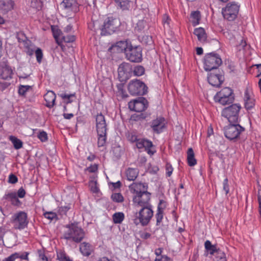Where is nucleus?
Segmentation results:
<instances>
[{
  "instance_id": "obj_58",
  "label": "nucleus",
  "mask_w": 261,
  "mask_h": 261,
  "mask_svg": "<svg viewBox=\"0 0 261 261\" xmlns=\"http://www.w3.org/2000/svg\"><path fill=\"white\" fill-rule=\"evenodd\" d=\"M71 0H64L62 3L63 7H64L66 8H70L72 5V3L71 2Z\"/></svg>"
},
{
  "instance_id": "obj_4",
  "label": "nucleus",
  "mask_w": 261,
  "mask_h": 261,
  "mask_svg": "<svg viewBox=\"0 0 261 261\" xmlns=\"http://www.w3.org/2000/svg\"><path fill=\"white\" fill-rule=\"evenodd\" d=\"M139 208L138 212L135 213L132 221L137 226L139 224H141L142 226H147L153 215L152 206L149 205Z\"/></svg>"
},
{
  "instance_id": "obj_46",
  "label": "nucleus",
  "mask_w": 261,
  "mask_h": 261,
  "mask_svg": "<svg viewBox=\"0 0 261 261\" xmlns=\"http://www.w3.org/2000/svg\"><path fill=\"white\" fill-rule=\"evenodd\" d=\"M75 40V37L74 35H67L62 37V40L60 41L70 43L73 42Z\"/></svg>"
},
{
  "instance_id": "obj_29",
  "label": "nucleus",
  "mask_w": 261,
  "mask_h": 261,
  "mask_svg": "<svg viewBox=\"0 0 261 261\" xmlns=\"http://www.w3.org/2000/svg\"><path fill=\"white\" fill-rule=\"evenodd\" d=\"M187 162L189 166H194L197 164V161L195 158V154L192 148L188 149L187 151Z\"/></svg>"
},
{
  "instance_id": "obj_41",
  "label": "nucleus",
  "mask_w": 261,
  "mask_h": 261,
  "mask_svg": "<svg viewBox=\"0 0 261 261\" xmlns=\"http://www.w3.org/2000/svg\"><path fill=\"white\" fill-rule=\"evenodd\" d=\"M30 6L31 8L39 11L42 8V3L40 0H32Z\"/></svg>"
},
{
  "instance_id": "obj_38",
  "label": "nucleus",
  "mask_w": 261,
  "mask_h": 261,
  "mask_svg": "<svg viewBox=\"0 0 261 261\" xmlns=\"http://www.w3.org/2000/svg\"><path fill=\"white\" fill-rule=\"evenodd\" d=\"M44 217L51 221L53 220H57L58 219V214L53 212H45L43 213Z\"/></svg>"
},
{
  "instance_id": "obj_47",
  "label": "nucleus",
  "mask_w": 261,
  "mask_h": 261,
  "mask_svg": "<svg viewBox=\"0 0 261 261\" xmlns=\"http://www.w3.org/2000/svg\"><path fill=\"white\" fill-rule=\"evenodd\" d=\"M127 140L132 143H137L139 139L137 138V136L134 133H129L127 135Z\"/></svg>"
},
{
  "instance_id": "obj_21",
  "label": "nucleus",
  "mask_w": 261,
  "mask_h": 261,
  "mask_svg": "<svg viewBox=\"0 0 261 261\" xmlns=\"http://www.w3.org/2000/svg\"><path fill=\"white\" fill-rule=\"evenodd\" d=\"M4 198L10 201L11 204L14 206H19L22 204L21 201L18 199L16 192H11L6 194Z\"/></svg>"
},
{
  "instance_id": "obj_51",
  "label": "nucleus",
  "mask_w": 261,
  "mask_h": 261,
  "mask_svg": "<svg viewBox=\"0 0 261 261\" xmlns=\"http://www.w3.org/2000/svg\"><path fill=\"white\" fill-rule=\"evenodd\" d=\"M171 19L169 15L167 14H165L163 16L162 22L164 25H167L168 27H169L170 22Z\"/></svg>"
},
{
  "instance_id": "obj_61",
  "label": "nucleus",
  "mask_w": 261,
  "mask_h": 261,
  "mask_svg": "<svg viewBox=\"0 0 261 261\" xmlns=\"http://www.w3.org/2000/svg\"><path fill=\"white\" fill-rule=\"evenodd\" d=\"M151 237V234L149 232H145L141 234V237L143 239H147Z\"/></svg>"
},
{
  "instance_id": "obj_39",
  "label": "nucleus",
  "mask_w": 261,
  "mask_h": 261,
  "mask_svg": "<svg viewBox=\"0 0 261 261\" xmlns=\"http://www.w3.org/2000/svg\"><path fill=\"white\" fill-rule=\"evenodd\" d=\"M32 89V86L20 85L18 88V94L20 95L24 96L26 93Z\"/></svg>"
},
{
  "instance_id": "obj_10",
  "label": "nucleus",
  "mask_w": 261,
  "mask_h": 261,
  "mask_svg": "<svg viewBox=\"0 0 261 261\" xmlns=\"http://www.w3.org/2000/svg\"><path fill=\"white\" fill-rule=\"evenodd\" d=\"M11 222L15 229H23L28 226L29 224L28 215L23 211L18 212L13 215Z\"/></svg>"
},
{
  "instance_id": "obj_54",
  "label": "nucleus",
  "mask_w": 261,
  "mask_h": 261,
  "mask_svg": "<svg viewBox=\"0 0 261 261\" xmlns=\"http://www.w3.org/2000/svg\"><path fill=\"white\" fill-rule=\"evenodd\" d=\"M18 178L16 175L11 174L9 176V182L11 184H15L17 182Z\"/></svg>"
},
{
  "instance_id": "obj_7",
  "label": "nucleus",
  "mask_w": 261,
  "mask_h": 261,
  "mask_svg": "<svg viewBox=\"0 0 261 261\" xmlns=\"http://www.w3.org/2000/svg\"><path fill=\"white\" fill-rule=\"evenodd\" d=\"M241 107L239 104H233L223 109L221 115L226 118L230 123L238 122L239 114Z\"/></svg>"
},
{
  "instance_id": "obj_9",
  "label": "nucleus",
  "mask_w": 261,
  "mask_h": 261,
  "mask_svg": "<svg viewBox=\"0 0 261 261\" xmlns=\"http://www.w3.org/2000/svg\"><path fill=\"white\" fill-rule=\"evenodd\" d=\"M240 6L236 2H230L222 8V14L224 19L228 21H233L239 13Z\"/></svg>"
},
{
  "instance_id": "obj_3",
  "label": "nucleus",
  "mask_w": 261,
  "mask_h": 261,
  "mask_svg": "<svg viewBox=\"0 0 261 261\" xmlns=\"http://www.w3.org/2000/svg\"><path fill=\"white\" fill-rule=\"evenodd\" d=\"M95 126L98 136V147H103L106 144L108 128L105 117L101 113L95 116Z\"/></svg>"
},
{
  "instance_id": "obj_14",
  "label": "nucleus",
  "mask_w": 261,
  "mask_h": 261,
  "mask_svg": "<svg viewBox=\"0 0 261 261\" xmlns=\"http://www.w3.org/2000/svg\"><path fill=\"white\" fill-rule=\"evenodd\" d=\"M243 101L244 107L248 111H251L254 109L256 100L251 89L246 88L243 95Z\"/></svg>"
},
{
  "instance_id": "obj_30",
  "label": "nucleus",
  "mask_w": 261,
  "mask_h": 261,
  "mask_svg": "<svg viewBox=\"0 0 261 261\" xmlns=\"http://www.w3.org/2000/svg\"><path fill=\"white\" fill-rule=\"evenodd\" d=\"M194 34L197 36L198 40L200 42H204L206 39L205 30L202 28H196L194 31Z\"/></svg>"
},
{
  "instance_id": "obj_5",
  "label": "nucleus",
  "mask_w": 261,
  "mask_h": 261,
  "mask_svg": "<svg viewBox=\"0 0 261 261\" xmlns=\"http://www.w3.org/2000/svg\"><path fill=\"white\" fill-rule=\"evenodd\" d=\"M121 25L120 20L116 17L109 16L103 21L101 27V35L106 36L115 32Z\"/></svg>"
},
{
  "instance_id": "obj_22",
  "label": "nucleus",
  "mask_w": 261,
  "mask_h": 261,
  "mask_svg": "<svg viewBox=\"0 0 261 261\" xmlns=\"http://www.w3.org/2000/svg\"><path fill=\"white\" fill-rule=\"evenodd\" d=\"M56 96L53 91H48L44 95V98L46 102V106L48 108H51L55 105Z\"/></svg>"
},
{
  "instance_id": "obj_26",
  "label": "nucleus",
  "mask_w": 261,
  "mask_h": 261,
  "mask_svg": "<svg viewBox=\"0 0 261 261\" xmlns=\"http://www.w3.org/2000/svg\"><path fill=\"white\" fill-rule=\"evenodd\" d=\"M14 3L12 0L5 1L0 0V10L7 12L12 10L14 8Z\"/></svg>"
},
{
  "instance_id": "obj_2",
  "label": "nucleus",
  "mask_w": 261,
  "mask_h": 261,
  "mask_svg": "<svg viewBox=\"0 0 261 261\" xmlns=\"http://www.w3.org/2000/svg\"><path fill=\"white\" fill-rule=\"evenodd\" d=\"M63 233L64 239L75 243L81 242L84 238L85 233L83 229L79 226L77 223H72L66 226Z\"/></svg>"
},
{
  "instance_id": "obj_1",
  "label": "nucleus",
  "mask_w": 261,
  "mask_h": 261,
  "mask_svg": "<svg viewBox=\"0 0 261 261\" xmlns=\"http://www.w3.org/2000/svg\"><path fill=\"white\" fill-rule=\"evenodd\" d=\"M148 184L144 182H133L129 190L133 195V203L136 208L152 205L150 203L151 194L148 192Z\"/></svg>"
},
{
  "instance_id": "obj_48",
  "label": "nucleus",
  "mask_w": 261,
  "mask_h": 261,
  "mask_svg": "<svg viewBox=\"0 0 261 261\" xmlns=\"http://www.w3.org/2000/svg\"><path fill=\"white\" fill-rule=\"evenodd\" d=\"M75 96L74 94H66V93H62L60 94V97L64 100H66L67 103H71L72 100H70V98L74 97Z\"/></svg>"
},
{
  "instance_id": "obj_55",
  "label": "nucleus",
  "mask_w": 261,
  "mask_h": 261,
  "mask_svg": "<svg viewBox=\"0 0 261 261\" xmlns=\"http://www.w3.org/2000/svg\"><path fill=\"white\" fill-rule=\"evenodd\" d=\"M145 23V22L143 20L139 21L137 23L136 29H138V31H141L144 28Z\"/></svg>"
},
{
  "instance_id": "obj_52",
  "label": "nucleus",
  "mask_w": 261,
  "mask_h": 261,
  "mask_svg": "<svg viewBox=\"0 0 261 261\" xmlns=\"http://www.w3.org/2000/svg\"><path fill=\"white\" fill-rule=\"evenodd\" d=\"M86 170L90 173H95L98 170V165L96 164L91 165L86 169Z\"/></svg>"
},
{
  "instance_id": "obj_31",
  "label": "nucleus",
  "mask_w": 261,
  "mask_h": 261,
  "mask_svg": "<svg viewBox=\"0 0 261 261\" xmlns=\"http://www.w3.org/2000/svg\"><path fill=\"white\" fill-rule=\"evenodd\" d=\"M71 204L70 203L66 204L65 205H61L58 207L57 214L60 216L61 218H63L64 216L66 217L67 212L71 208Z\"/></svg>"
},
{
  "instance_id": "obj_50",
  "label": "nucleus",
  "mask_w": 261,
  "mask_h": 261,
  "mask_svg": "<svg viewBox=\"0 0 261 261\" xmlns=\"http://www.w3.org/2000/svg\"><path fill=\"white\" fill-rule=\"evenodd\" d=\"M223 189L225 192L226 195H227L229 191V187L228 185V180L227 178H226L224 179L223 182Z\"/></svg>"
},
{
  "instance_id": "obj_56",
  "label": "nucleus",
  "mask_w": 261,
  "mask_h": 261,
  "mask_svg": "<svg viewBox=\"0 0 261 261\" xmlns=\"http://www.w3.org/2000/svg\"><path fill=\"white\" fill-rule=\"evenodd\" d=\"M154 261H171V259L166 255H161L159 257H156Z\"/></svg>"
},
{
  "instance_id": "obj_62",
  "label": "nucleus",
  "mask_w": 261,
  "mask_h": 261,
  "mask_svg": "<svg viewBox=\"0 0 261 261\" xmlns=\"http://www.w3.org/2000/svg\"><path fill=\"white\" fill-rule=\"evenodd\" d=\"M63 116L66 119H70L74 116V115L72 113H64Z\"/></svg>"
},
{
  "instance_id": "obj_49",
  "label": "nucleus",
  "mask_w": 261,
  "mask_h": 261,
  "mask_svg": "<svg viewBox=\"0 0 261 261\" xmlns=\"http://www.w3.org/2000/svg\"><path fill=\"white\" fill-rule=\"evenodd\" d=\"M165 169L166 176L170 177L172 175L173 171V168L172 165L170 163H167L165 166Z\"/></svg>"
},
{
  "instance_id": "obj_63",
  "label": "nucleus",
  "mask_w": 261,
  "mask_h": 261,
  "mask_svg": "<svg viewBox=\"0 0 261 261\" xmlns=\"http://www.w3.org/2000/svg\"><path fill=\"white\" fill-rule=\"evenodd\" d=\"M28 255L29 253L24 252V253L21 255L20 256L18 255V257H20L21 259L28 260Z\"/></svg>"
},
{
  "instance_id": "obj_64",
  "label": "nucleus",
  "mask_w": 261,
  "mask_h": 261,
  "mask_svg": "<svg viewBox=\"0 0 261 261\" xmlns=\"http://www.w3.org/2000/svg\"><path fill=\"white\" fill-rule=\"evenodd\" d=\"M39 258L41 261H48L47 258L43 253H41L39 254Z\"/></svg>"
},
{
  "instance_id": "obj_23",
  "label": "nucleus",
  "mask_w": 261,
  "mask_h": 261,
  "mask_svg": "<svg viewBox=\"0 0 261 261\" xmlns=\"http://www.w3.org/2000/svg\"><path fill=\"white\" fill-rule=\"evenodd\" d=\"M164 201L163 200H161L158 205L157 213L155 215V218L156 219V225H159L163 219L164 210L165 208V205H164Z\"/></svg>"
},
{
  "instance_id": "obj_33",
  "label": "nucleus",
  "mask_w": 261,
  "mask_h": 261,
  "mask_svg": "<svg viewBox=\"0 0 261 261\" xmlns=\"http://www.w3.org/2000/svg\"><path fill=\"white\" fill-rule=\"evenodd\" d=\"M51 30L53 32V36L56 40L57 43L61 47L62 49H63V45L62 44V41H60L59 37L61 34V31L58 28L56 27L52 26Z\"/></svg>"
},
{
  "instance_id": "obj_59",
  "label": "nucleus",
  "mask_w": 261,
  "mask_h": 261,
  "mask_svg": "<svg viewBox=\"0 0 261 261\" xmlns=\"http://www.w3.org/2000/svg\"><path fill=\"white\" fill-rule=\"evenodd\" d=\"M18 258V254L17 253H14L10 255L7 259V261H14V260Z\"/></svg>"
},
{
  "instance_id": "obj_45",
  "label": "nucleus",
  "mask_w": 261,
  "mask_h": 261,
  "mask_svg": "<svg viewBox=\"0 0 261 261\" xmlns=\"http://www.w3.org/2000/svg\"><path fill=\"white\" fill-rule=\"evenodd\" d=\"M35 53L37 61L39 63H40L42 61L43 56L42 49L40 48H37V49L35 50Z\"/></svg>"
},
{
  "instance_id": "obj_19",
  "label": "nucleus",
  "mask_w": 261,
  "mask_h": 261,
  "mask_svg": "<svg viewBox=\"0 0 261 261\" xmlns=\"http://www.w3.org/2000/svg\"><path fill=\"white\" fill-rule=\"evenodd\" d=\"M131 43L126 41H119L117 42L115 44L112 45L110 49L113 50L114 51L117 53L124 52L126 54V50L128 48L129 45H131Z\"/></svg>"
},
{
  "instance_id": "obj_13",
  "label": "nucleus",
  "mask_w": 261,
  "mask_h": 261,
  "mask_svg": "<svg viewBox=\"0 0 261 261\" xmlns=\"http://www.w3.org/2000/svg\"><path fill=\"white\" fill-rule=\"evenodd\" d=\"M244 129L238 124L230 123L224 128L225 136L229 140L237 139Z\"/></svg>"
},
{
  "instance_id": "obj_25",
  "label": "nucleus",
  "mask_w": 261,
  "mask_h": 261,
  "mask_svg": "<svg viewBox=\"0 0 261 261\" xmlns=\"http://www.w3.org/2000/svg\"><path fill=\"white\" fill-rule=\"evenodd\" d=\"M204 247L206 251L211 255H215L216 254L218 253V251L221 250L218 248L217 245H212L209 240H206L205 242Z\"/></svg>"
},
{
  "instance_id": "obj_24",
  "label": "nucleus",
  "mask_w": 261,
  "mask_h": 261,
  "mask_svg": "<svg viewBox=\"0 0 261 261\" xmlns=\"http://www.w3.org/2000/svg\"><path fill=\"white\" fill-rule=\"evenodd\" d=\"M80 250L83 255L88 256L93 251V248L90 243L84 242L81 244Z\"/></svg>"
},
{
  "instance_id": "obj_43",
  "label": "nucleus",
  "mask_w": 261,
  "mask_h": 261,
  "mask_svg": "<svg viewBox=\"0 0 261 261\" xmlns=\"http://www.w3.org/2000/svg\"><path fill=\"white\" fill-rule=\"evenodd\" d=\"M112 200L117 202H121L123 201V197L120 193H114L111 196Z\"/></svg>"
},
{
  "instance_id": "obj_8",
  "label": "nucleus",
  "mask_w": 261,
  "mask_h": 261,
  "mask_svg": "<svg viewBox=\"0 0 261 261\" xmlns=\"http://www.w3.org/2000/svg\"><path fill=\"white\" fill-rule=\"evenodd\" d=\"M222 63L220 56L214 53L207 54L204 58V69L206 71H211L217 69Z\"/></svg>"
},
{
  "instance_id": "obj_32",
  "label": "nucleus",
  "mask_w": 261,
  "mask_h": 261,
  "mask_svg": "<svg viewBox=\"0 0 261 261\" xmlns=\"http://www.w3.org/2000/svg\"><path fill=\"white\" fill-rule=\"evenodd\" d=\"M191 21L193 26L199 24L201 19V14L199 11H192L190 15Z\"/></svg>"
},
{
  "instance_id": "obj_15",
  "label": "nucleus",
  "mask_w": 261,
  "mask_h": 261,
  "mask_svg": "<svg viewBox=\"0 0 261 261\" xmlns=\"http://www.w3.org/2000/svg\"><path fill=\"white\" fill-rule=\"evenodd\" d=\"M128 108L132 111L142 112L147 108V101L144 97H138V98L130 101L128 102Z\"/></svg>"
},
{
  "instance_id": "obj_11",
  "label": "nucleus",
  "mask_w": 261,
  "mask_h": 261,
  "mask_svg": "<svg viewBox=\"0 0 261 261\" xmlns=\"http://www.w3.org/2000/svg\"><path fill=\"white\" fill-rule=\"evenodd\" d=\"M128 90L132 95H144L147 92V87L143 82L136 79L129 82Z\"/></svg>"
},
{
  "instance_id": "obj_37",
  "label": "nucleus",
  "mask_w": 261,
  "mask_h": 261,
  "mask_svg": "<svg viewBox=\"0 0 261 261\" xmlns=\"http://www.w3.org/2000/svg\"><path fill=\"white\" fill-rule=\"evenodd\" d=\"M133 72L134 75L140 76L144 74L145 69L141 65H137L134 68Z\"/></svg>"
},
{
  "instance_id": "obj_42",
  "label": "nucleus",
  "mask_w": 261,
  "mask_h": 261,
  "mask_svg": "<svg viewBox=\"0 0 261 261\" xmlns=\"http://www.w3.org/2000/svg\"><path fill=\"white\" fill-rule=\"evenodd\" d=\"M215 261H227L225 253L222 250L216 254Z\"/></svg>"
},
{
  "instance_id": "obj_28",
  "label": "nucleus",
  "mask_w": 261,
  "mask_h": 261,
  "mask_svg": "<svg viewBox=\"0 0 261 261\" xmlns=\"http://www.w3.org/2000/svg\"><path fill=\"white\" fill-rule=\"evenodd\" d=\"M139 171L136 168H129L125 171L127 179L129 181H134L137 177Z\"/></svg>"
},
{
  "instance_id": "obj_35",
  "label": "nucleus",
  "mask_w": 261,
  "mask_h": 261,
  "mask_svg": "<svg viewBox=\"0 0 261 261\" xmlns=\"http://www.w3.org/2000/svg\"><path fill=\"white\" fill-rule=\"evenodd\" d=\"M9 139L13 143L15 149H19L22 147V142L20 139L13 136H11Z\"/></svg>"
},
{
  "instance_id": "obj_60",
  "label": "nucleus",
  "mask_w": 261,
  "mask_h": 261,
  "mask_svg": "<svg viewBox=\"0 0 261 261\" xmlns=\"http://www.w3.org/2000/svg\"><path fill=\"white\" fill-rule=\"evenodd\" d=\"M114 189H119L121 186V183L120 181H118L116 182L111 183Z\"/></svg>"
},
{
  "instance_id": "obj_36",
  "label": "nucleus",
  "mask_w": 261,
  "mask_h": 261,
  "mask_svg": "<svg viewBox=\"0 0 261 261\" xmlns=\"http://www.w3.org/2000/svg\"><path fill=\"white\" fill-rule=\"evenodd\" d=\"M57 259L59 261H72L70 257L66 255L64 251L60 250L57 251Z\"/></svg>"
},
{
  "instance_id": "obj_16",
  "label": "nucleus",
  "mask_w": 261,
  "mask_h": 261,
  "mask_svg": "<svg viewBox=\"0 0 261 261\" xmlns=\"http://www.w3.org/2000/svg\"><path fill=\"white\" fill-rule=\"evenodd\" d=\"M132 72L130 64L126 62L121 63L118 68V77L120 81H123L128 79Z\"/></svg>"
},
{
  "instance_id": "obj_34",
  "label": "nucleus",
  "mask_w": 261,
  "mask_h": 261,
  "mask_svg": "<svg viewBox=\"0 0 261 261\" xmlns=\"http://www.w3.org/2000/svg\"><path fill=\"white\" fill-rule=\"evenodd\" d=\"M112 218L115 224H120L124 219V214L122 212H117L113 215Z\"/></svg>"
},
{
  "instance_id": "obj_53",
  "label": "nucleus",
  "mask_w": 261,
  "mask_h": 261,
  "mask_svg": "<svg viewBox=\"0 0 261 261\" xmlns=\"http://www.w3.org/2000/svg\"><path fill=\"white\" fill-rule=\"evenodd\" d=\"M17 194V196L20 198H23L25 195V190L21 187L18 190Z\"/></svg>"
},
{
  "instance_id": "obj_44",
  "label": "nucleus",
  "mask_w": 261,
  "mask_h": 261,
  "mask_svg": "<svg viewBox=\"0 0 261 261\" xmlns=\"http://www.w3.org/2000/svg\"><path fill=\"white\" fill-rule=\"evenodd\" d=\"M37 137L42 142H46L48 140L47 134L44 130L40 132L37 135Z\"/></svg>"
},
{
  "instance_id": "obj_57",
  "label": "nucleus",
  "mask_w": 261,
  "mask_h": 261,
  "mask_svg": "<svg viewBox=\"0 0 261 261\" xmlns=\"http://www.w3.org/2000/svg\"><path fill=\"white\" fill-rule=\"evenodd\" d=\"M257 200L258 202V212L261 213V190L258 191Z\"/></svg>"
},
{
  "instance_id": "obj_6",
  "label": "nucleus",
  "mask_w": 261,
  "mask_h": 261,
  "mask_svg": "<svg viewBox=\"0 0 261 261\" xmlns=\"http://www.w3.org/2000/svg\"><path fill=\"white\" fill-rule=\"evenodd\" d=\"M234 99L233 91L228 87L222 89L214 96V100L216 102L224 106L232 103Z\"/></svg>"
},
{
  "instance_id": "obj_17",
  "label": "nucleus",
  "mask_w": 261,
  "mask_h": 261,
  "mask_svg": "<svg viewBox=\"0 0 261 261\" xmlns=\"http://www.w3.org/2000/svg\"><path fill=\"white\" fill-rule=\"evenodd\" d=\"M167 122L163 117H159L153 119L150 123V127L153 132L156 134H160L166 127Z\"/></svg>"
},
{
  "instance_id": "obj_12",
  "label": "nucleus",
  "mask_w": 261,
  "mask_h": 261,
  "mask_svg": "<svg viewBox=\"0 0 261 261\" xmlns=\"http://www.w3.org/2000/svg\"><path fill=\"white\" fill-rule=\"evenodd\" d=\"M126 59L131 62L140 63L142 61V50L140 46L129 45L126 50Z\"/></svg>"
},
{
  "instance_id": "obj_18",
  "label": "nucleus",
  "mask_w": 261,
  "mask_h": 261,
  "mask_svg": "<svg viewBox=\"0 0 261 261\" xmlns=\"http://www.w3.org/2000/svg\"><path fill=\"white\" fill-rule=\"evenodd\" d=\"M136 146L138 149L144 148L149 154L152 155L154 153V151L150 149L153 146L152 142L147 139H139L136 143Z\"/></svg>"
},
{
  "instance_id": "obj_40",
  "label": "nucleus",
  "mask_w": 261,
  "mask_h": 261,
  "mask_svg": "<svg viewBox=\"0 0 261 261\" xmlns=\"http://www.w3.org/2000/svg\"><path fill=\"white\" fill-rule=\"evenodd\" d=\"M118 6L123 10L128 9L129 0H114Z\"/></svg>"
},
{
  "instance_id": "obj_20",
  "label": "nucleus",
  "mask_w": 261,
  "mask_h": 261,
  "mask_svg": "<svg viewBox=\"0 0 261 261\" xmlns=\"http://www.w3.org/2000/svg\"><path fill=\"white\" fill-rule=\"evenodd\" d=\"M224 80V77L220 74L210 73L208 74L207 81L213 86H220Z\"/></svg>"
},
{
  "instance_id": "obj_27",
  "label": "nucleus",
  "mask_w": 261,
  "mask_h": 261,
  "mask_svg": "<svg viewBox=\"0 0 261 261\" xmlns=\"http://www.w3.org/2000/svg\"><path fill=\"white\" fill-rule=\"evenodd\" d=\"M13 71L11 68L8 66H5L1 69L0 75L4 80H9L12 78Z\"/></svg>"
}]
</instances>
